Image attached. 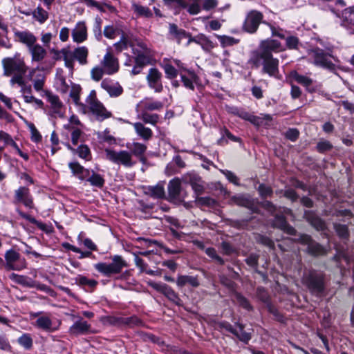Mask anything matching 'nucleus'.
<instances>
[{
	"instance_id": "1",
	"label": "nucleus",
	"mask_w": 354,
	"mask_h": 354,
	"mask_svg": "<svg viewBox=\"0 0 354 354\" xmlns=\"http://www.w3.org/2000/svg\"><path fill=\"white\" fill-rule=\"evenodd\" d=\"M284 50L281 43L278 40L273 39L262 40L258 49L252 52L249 63L257 68L262 66L263 73L279 79V61L273 57L272 53H280Z\"/></svg>"
},
{
	"instance_id": "2",
	"label": "nucleus",
	"mask_w": 354,
	"mask_h": 354,
	"mask_svg": "<svg viewBox=\"0 0 354 354\" xmlns=\"http://www.w3.org/2000/svg\"><path fill=\"white\" fill-rule=\"evenodd\" d=\"M330 51V49H328V51L326 52L318 47L310 48L308 50L309 61L315 66L333 72L336 70V66L332 59L338 62V59L333 56Z\"/></svg>"
},
{
	"instance_id": "3",
	"label": "nucleus",
	"mask_w": 354,
	"mask_h": 354,
	"mask_svg": "<svg viewBox=\"0 0 354 354\" xmlns=\"http://www.w3.org/2000/svg\"><path fill=\"white\" fill-rule=\"evenodd\" d=\"M1 63L3 75L6 77L12 76L14 73L26 74L28 71L24 58L18 53L13 57L3 58Z\"/></svg>"
},
{
	"instance_id": "4",
	"label": "nucleus",
	"mask_w": 354,
	"mask_h": 354,
	"mask_svg": "<svg viewBox=\"0 0 354 354\" xmlns=\"http://www.w3.org/2000/svg\"><path fill=\"white\" fill-rule=\"evenodd\" d=\"M64 66L68 68L71 73L74 71L75 60H77L80 65L88 64V49L86 46H79L73 50H64Z\"/></svg>"
},
{
	"instance_id": "5",
	"label": "nucleus",
	"mask_w": 354,
	"mask_h": 354,
	"mask_svg": "<svg viewBox=\"0 0 354 354\" xmlns=\"http://www.w3.org/2000/svg\"><path fill=\"white\" fill-rule=\"evenodd\" d=\"M110 263L100 262L94 265L95 269L106 277H111L119 274L124 268H127V261L120 255H114L111 257Z\"/></svg>"
},
{
	"instance_id": "6",
	"label": "nucleus",
	"mask_w": 354,
	"mask_h": 354,
	"mask_svg": "<svg viewBox=\"0 0 354 354\" xmlns=\"http://www.w3.org/2000/svg\"><path fill=\"white\" fill-rule=\"evenodd\" d=\"M86 108L95 115L97 120H104L111 117L112 114L104 106L97 98L96 92L92 90L88 96L86 97Z\"/></svg>"
},
{
	"instance_id": "7",
	"label": "nucleus",
	"mask_w": 354,
	"mask_h": 354,
	"mask_svg": "<svg viewBox=\"0 0 354 354\" xmlns=\"http://www.w3.org/2000/svg\"><path fill=\"white\" fill-rule=\"evenodd\" d=\"M302 283L315 295L321 294L324 289V278L315 270L304 274Z\"/></svg>"
},
{
	"instance_id": "8",
	"label": "nucleus",
	"mask_w": 354,
	"mask_h": 354,
	"mask_svg": "<svg viewBox=\"0 0 354 354\" xmlns=\"http://www.w3.org/2000/svg\"><path fill=\"white\" fill-rule=\"evenodd\" d=\"M104 152L106 158L115 164L122 165L126 167H131L136 163V162L133 160L131 153L128 151H115L106 149Z\"/></svg>"
},
{
	"instance_id": "9",
	"label": "nucleus",
	"mask_w": 354,
	"mask_h": 354,
	"mask_svg": "<svg viewBox=\"0 0 354 354\" xmlns=\"http://www.w3.org/2000/svg\"><path fill=\"white\" fill-rule=\"evenodd\" d=\"M5 268L7 270H21L26 268L27 263L20 254L14 250H9L5 253Z\"/></svg>"
},
{
	"instance_id": "10",
	"label": "nucleus",
	"mask_w": 354,
	"mask_h": 354,
	"mask_svg": "<svg viewBox=\"0 0 354 354\" xmlns=\"http://www.w3.org/2000/svg\"><path fill=\"white\" fill-rule=\"evenodd\" d=\"M263 19V13L256 10H250L245 17L243 24V30L250 34L256 32L259 24L264 22Z\"/></svg>"
},
{
	"instance_id": "11",
	"label": "nucleus",
	"mask_w": 354,
	"mask_h": 354,
	"mask_svg": "<svg viewBox=\"0 0 354 354\" xmlns=\"http://www.w3.org/2000/svg\"><path fill=\"white\" fill-rule=\"evenodd\" d=\"M148 284L156 290L162 293L169 300L176 305L178 306H183V301L178 295L166 283L149 281Z\"/></svg>"
},
{
	"instance_id": "12",
	"label": "nucleus",
	"mask_w": 354,
	"mask_h": 354,
	"mask_svg": "<svg viewBox=\"0 0 354 354\" xmlns=\"http://www.w3.org/2000/svg\"><path fill=\"white\" fill-rule=\"evenodd\" d=\"M13 203L15 204H23L28 209H33V198L30 194L29 188L25 186H21L16 189L15 191Z\"/></svg>"
},
{
	"instance_id": "13",
	"label": "nucleus",
	"mask_w": 354,
	"mask_h": 354,
	"mask_svg": "<svg viewBox=\"0 0 354 354\" xmlns=\"http://www.w3.org/2000/svg\"><path fill=\"white\" fill-rule=\"evenodd\" d=\"M162 76V73L157 68H151L146 77L149 87L156 93H160L163 90Z\"/></svg>"
},
{
	"instance_id": "14",
	"label": "nucleus",
	"mask_w": 354,
	"mask_h": 354,
	"mask_svg": "<svg viewBox=\"0 0 354 354\" xmlns=\"http://www.w3.org/2000/svg\"><path fill=\"white\" fill-rule=\"evenodd\" d=\"M46 96L50 104V114L53 117L62 118L64 116L63 104L59 97L49 91L46 92Z\"/></svg>"
},
{
	"instance_id": "15",
	"label": "nucleus",
	"mask_w": 354,
	"mask_h": 354,
	"mask_svg": "<svg viewBox=\"0 0 354 354\" xmlns=\"http://www.w3.org/2000/svg\"><path fill=\"white\" fill-rule=\"evenodd\" d=\"M101 64L107 75H113L119 69L118 59L114 55L107 52L101 62Z\"/></svg>"
},
{
	"instance_id": "16",
	"label": "nucleus",
	"mask_w": 354,
	"mask_h": 354,
	"mask_svg": "<svg viewBox=\"0 0 354 354\" xmlns=\"http://www.w3.org/2000/svg\"><path fill=\"white\" fill-rule=\"evenodd\" d=\"M101 86L111 97H117L123 93V88L118 82H113L107 79L101 82Z\"/></svg>"
},
{
	"instance_id": "17",
	"label": "nucleus",
	"mask_w": 354,
	"mask_h": 354,
	"mask_svg": "<svg viewBox=\"0 0 354 354\" xmlns=\"http://www.w3.org/2000/svg\"><path fill=\"white\" fill-rule=\"evenodd\" d=\"M15 39L24 44H25L28 49L31 48L34 44L37 43V37L29 31H15Z\"/></svg>"
},
{
	"instance_id": "18",
	"label": "nucleus",
	"mask_w": 354,
	"mask_h": 354,
	"mask_svg": "<svg viewBox=\"0 0 354 354\" xmlns=\"http://www.w3.org/2000/svg\"><path fill=\"white\" fill-rule=\"evenodd\" d=\"M272 225L274 227L279 228L284 232L290 235H295L296 233L295 229L288 224L286 218L281 215H276L272 221Z\"/></svg>"
},
{
	"instance_id": "19",
	"label": "nucleus",
	"mask_w": 354,
	"mask_h": 354,
	"mask_svg": "<svg viewBox=\"0 0 354 354\" xmlns=\"http://www.w3.org/2000/svg\"><path fill=\"white\" fill-rule=\"evenodd\" d=\"M72 37L75 42L82 43L87 39V28L84 21L78 22L72 31Z\"/></svg>"
},
{
	"instance_id": "20",
	"label": "nucleus",
	"mask_w": 354,
	"mask_h": 354,
	"mask_svg": "<svg viewBox=\"0 0 354 354\" xmlns=\"http://www.w3.org/2000/svg\"><path fill=\"white\" fill-rule=\"evenodd\" d=\"M90 329L91 325L82 319H80L69 328V333L77 336L88 333Z\"/></svg>"
},
{
	"instance_id": "21",
	"label": "nucleus",
	"mask_w": 354,
	"mask_h": 354,
	"mask_svg": "<svg viewBox=\"0 0 354 354\" xmlns=\"http://www.w3.org/2000/svg\"><path fill=\"white\" fill-rule=\"evenodd\" d=\"M163 104L159 101L146 99L140 102L136 106L137 111H151L162 109Z\"/></svg>"
},
{
	"instance_id": "22",
	"label": "nucleus",
	"mask_w": 354,
	"mask_h": 354,
	"mask_svg": "<svg viewBox=\"0 0 354 354\" xmlns=\"http://www.w3.org/2000/svg\"><path fill=\"white\" fill-rule=\"evenodd\" d=\"M290 76L299 84L306 87V90L310 93L315 91V88L313 86V80L305 75L299 74L294 71L290 73Z\"/></svg>"
},
{
	"instance_id": "23",
	"label": "nucleus",
	"mask_w": 354,
	"mask_h": 354,
	"mask_svg": "<svg viewBox=\"0 0 354 354\" xmlns=\"http://www.w3.org/2000/svg\"><path fill=\"white\" fill-rule=\"evenodd\" d=\"M302 241L308 245V251L313 255H322L324 254L325 251L323 247L313 241L310 236L304 235L302 236Z\"/></svg>"
},
{
	"instance_id": "24",
	"label": "nucleus",
	"mask_w": 354,
	"mask_h": 354,
	"mask_svg": "<svg viewBox=\"0 0 354 354\" xmlns=\"http://www.w3.org/2000/svg\"><path fill=\"white\" fill-rule=\"evenodd\" d=\"M304 217L317 230H324L326 225L324 221L319 217L317 216L311 211H306Z\"/></svg>"
},
{
	"instance_id": "25",
	"label": "nucleus",
	"mask_w": 354,
	"mask_h": 354,
	"mask_svg": "<svg viewBox=\"0 0 354 354\" xmlns=\"http://www.w3.org/2000/svg\"><path fill=\"white\" fill-rule=\"evenodd\" d=\"M32 62H40L46 56L47 52L41 45L35 44L29 49Z\"/></svg>"
},
{
	"instance_id": "26",
	"label": "nucleus",
	"mask_w": 354,
	"mask_h": 354,
	"mask_svg": "<svg viewBox=\"0 0 354 354\" xmlns=\"http://www.w3.org/2000/svg\"><path fill=\"white\" fill-rule=\"evenodd\" d=\"M127 147L130 149V153L132 156H135L138 158L141 162L145 161L144 156L145 153L147 151V146L140 142H133L131 145H127Z\"/></svg>"
},
{
	"instance_id": "27",
	"label": "nucleus",
	"mask_w": 354,
	"mask_h": 354,
	"mask_svg": "<svg viewBox=\"0 0 354 354\" xmlns=\"http://www.w3.org/2000/svg\"><path fill=\"white\" fill-rule=\"evenodd\" d=\"M68 167L73 174L81 180H84L89 176V171L80 165L77 162H70Z\"/></svg>"
},
{
	"instance_id": "28",
	"label": "nucleus",
	"mask_w": 354,
	"mask_h": 354,
	"mask_svg": "<svg viewBox=\"0 0 354 354\" xmlns=\"http://www.w3.org/2000/svg\"><path fill=\"white\" fill-rule=\"evenodd\" d=\"M35 326L39 329L47 332H53L56 330L53 327V322L50 317L48 315L39 317L35 321Z\"/></svg>"
},
{
	"instance_id": "29",
	"label": "nucleus",
	"mask_w": 354,
	"mask_h": 354,
	"mask_svg": "<svg viewBox=\"0 0 354 354\" xmlns=\"http://www.w3.org/2000/svg\"><path fill=\"white\" fill-rule=\"evenodd\" d=\"M176 284L179 288L189 285L193 288L199 286L200 283L197 277L190 275H179L176 279Z\"/></svg>"
},
{
	"instance_id": "30",
	"label": "nucleus",
	"mask_w": 354,
	"mask_h": 354,
	"mask_svg": "<svg viewBox=\"0 0 354 354\" xmlns=\"http://www.w3.org/2000/svg\"><path fill=\"white\" fill-rule=\"evenodd\" d=\"M133 127L137 135L144 140H149L152 138L153 132L151 129L146 127L143 123L135 122L133 124Z\"/></svg>"
},
{
	"instance_id": "31",
	"label": "nucleus",
	"mask_w": 354,
	"mask_h": 354,
	"mask_svg": "<svg viewBox=\"0 0 354 354\" xmlns=\"http://www.w3.org/2000/svg\"><path fill=\"white\" fill-rule=\"evenodd\" d=\"M82 88L78 84H73L71 86L70 96L73 99L75 104L80 106L84 113H86V106L80 102V93Z\"/></svg>"
},
{
	"instance_id": "32",
	"label": "nucleus",
	"mask_w": 354,
	"mask_h": 354,
	"mask_svg": "<svg viewBox=\"0 0 354 354\" xmlns=\"http://www.w3.org/2000/svg\"><path fill=\"white\" fill-rule=\"evenodd\" d=\"M181 191V182L179 178H174L168 184L169 196L172 199L178 198Z\"/></svg>"
},
{
	"instance_id": "33",
	"label": "nucleus",
	"mask_w": 354,
	"mask_h": 354,
	"mask_svg": "<svg viewBox=\"0 0 354 354\" xmlns=\"http://www.w3.org/2000/svg\"><path fill=\"white\" fill-rule=\"evenodd\" d=\"M114 46L118 52H121L123 50L127 49L128 46H131L133 48L134 42L132 40L131 36L123 33L120 38V40L118 42L115 43L114 44Z\"/></svg>"
},
{
	"instance_id": "34",
	"label": "nucleus",
	"mask_w": 354,
	"mask_h": 354,
	"mask_svg": "<svg viewBox=\"0 0 354 354\" xmlns=\"http://www.w3.org/2000/svg\"><path fill=\"white\" fill-rule=\"evenodd\" d=\"M194 43L200 45L205 50L209 51L214 48V43L204 34H198L194 37Z\"/></svg>"
},
{
	"instance_id": "35",
	"label": "nucleus",
	"mask_w": 354,
	"mask_h": 354,
	"mask_svg": "<svg viewBox=\"0 0 354 354\" xmlns=\"http://www.w3.org/2000/svg\"><path fill=\"white\" fill-rule=\"evenodd\" d=\"M10 279L24 286L29 288H33L35 286V281L26 276L12 273L10 275Z\"/></svg>"
},
{
	"instance_id": "36",
	"label": "nucleus",
	"mask_w": 354,
	"mask_h": 354,
	"mask_svg": "<svg viewBox=\"0 0 354 354\" xmlns=\"http://www.w3.org/2000/svg\"><path fill=\"white\" fill-rule=\"evenodd\" d=\"M145 192L154 198H161L165 196L164 187L160 185L149 186L145 188Z\"/></svg>"
},
{
	"instance_id": "37",
	"label": "nucleus",
	"mask_w": 354,
	"mask_h": 354,
	"mask_svg": "<svg viewBox=\"0 0 354 354\" xmlns=\"http://www.w3.org/2000/svg\"><path fill=\"white\" fill-rule=\"evenodd\" d=\"M139 113L138 117L147 124H151L155 126L158 120L159 116L157 114H149L147 111H137Z\"/></svg>"
},
{
	"instance_id": "38",
	"label": "nucleus",
	"mask_w": 354,
	"mask_h": 354,
	"mask_svg": "<svg viewBox=\"0 0 354 354\" xmlns=\"http://www.w3.org/2000/svg\"><path fill=\"white\" fill-rule=\"evenodd\" d=\"M169 32L174 37L178 43L182 39L189 37V34L187 33L185 30L179 29L174 24L169 25Z\"/></svg>"
},
{
	"instance_id": "39",
	"label": "nucleus",
	"mask_w": 354,
	"mask_h": 354,
	"mask_svg": "<svg viewBox=\"0 0 354 354\" xmlns=\"http://www.w3.org/2000/svg\"><path fill=\"white\" fill-rule=\"evenodd\" d=\"M239 117L257 126H259L262 123L260 118L253 115L243 109H241Z\"/></svg>"
},
{
	"instance_id": "40",
	"label": "nucleus",
	"mask_w": 354,
	"mask_h": 354,
	"mask_svg": "<svg viewBox=\"0 0 354 354\" xmlns=\"http://www.w3.org/2000/svg\"><path fill=\"white\" fill-rule=\"evenodd\" d=\"M66 147L73 152L77 153L82 158L88 159L90 156V149L86 145H80L77 149L73 148L69 144H66Z\"/></svg>"
},
{
	"instance_id": "41",
	"label": "nucleus",
	"mask_w": 354,
	"mask_h": 354,
	"mask_svg": "<svg viewBox=\"0 0 354 354\" xmlns=\"http://www.w3.org/2000/svg\"><path fill=\"white\" fill-rule=\"evenodd\" d=\"M181 80L183 83V85L191 90L194 89V85L193 82L196 80V75L194 72H189L188 76L185 75H180Z\"/></svg>"
},
{
	"instance_id": "42",
	"label": "nucleus",
	"mask_w": 354,
	"mask_h": 354,
	"mask_svg": "<svg viewBox=\"0 0 354 354\" xmlns=\"http://www.w3.org/2000/svg\"><path fill=\"white\" fill-rule=\"evenodd\" d=\"M239 328L236 329V333L234 335L239 338V339L245 344H247L251 339V335L244 330V326L241 324H237Z\"/></svg>"
},
{
	"instance_id": "43",
	"label": "nucleus",
	"mask_w": 354,
	"mask_h": 354,
	"mask_svg": "<svg viewBox=\"0 0 354 354\" xmlns=\"http://www.w3.org/2000/svg\"><path fill=\"white\" fill-rule=\"evenodd\" d=\"M216 37L223 47L231 46L237 44L239 42V39L231 36L216 35Z\"/></svg>"
},
{
	"instance_id": "44",
	"label": "nucleus",
	"mask_w": 354,
	"mask_h": 354,
	"mask_svg": "<svg viewBox=\"0 0 354 354\" xmlns=\"http://www.w3.org/2000/svg\"><path fill=\"white\" fill-rule=\"evenodd\" d=\"M231 201L239 206L248 208H250L252 205V201L243 195L234 196L232 197Z\"/></svg>"
},
{
	"instance_id": "45",
	"label": "nucleus",
	"mask_w": 354,
	"mask_h": 354,
	"mask_svg": "<svg viewBox=\"0 0 354 354\" xmlns=\"http://www.w3.org/2000/svg\"><path fill=\"white\" fill-rule=\"evenodd\" d=\"M65 128L71 131V141L73 145H77L82 134L80 129L71 127L70 124L65 125Z\"/></svg>"
},
{
	"instance_id": "46",
	"label": "nucleus",
	"mask_w": 354,
	"mask_h": 354,
	"mask_svg": "<svg viewBox=\"0 0 354 354\" xmlns=\"http://www.w3.org/2000/svg\"><path fill=\"white\" fill-rule=\"evenodd\" d=\"M33 17L41 24L45 22L48 18L47 11L41 7H37L33 12Z\"/></svg>"
},
{
	"instance_id": "47",
	"label": "nucleus",
	"mask_w": 354,
	"mask_h": 354,
	"mask_svg": "<svg viewBox=\"0 0 354 354\" xmlns=\"http://www.w3.org/2000/svg\"><path fill=\"white\" fill-rule=\"evenodd\" d=\"M333 147V145L329 141L322 139L317 142L316 149L318 152L323 153L330 151Z\"/></svg>"
},
{
	"instance_id": "48",
	"label": "nucleus",
	"mask_w": 354,
	"mask_h": 354,
	"mask_svg": "<svg viewBox=\"0 0 354 354\" xmlns=\"http://www.w3.org/2000/svg\"><path fill=\"white\" fill-rule=\"evenodd\" d=\"M344 21L354 26V6L346 8L342 13Z\"/></svg>"
},
{
	"instance_id": "49",
	"label": "nucleus",
	"mask_w": 354,
	"mask_h": 354,
	"mask_svg": "<svg viewBox=\"0 0 354 354\" xmlns=\"http://www.w3.org/2000/svg\"><path fill=\"white\" fill-rule=\"evenodd\" d=\"M77 283L81 286H88V287L93 288L97 284V281L94 279H89L84 276H79L75 279Z\"/></svg>"
},
{
	"instance_id": "50",
	"label": "nucleus",
	"mask_w": 354,
	"mask_h": 354,
	"mask_svg": "<svg viewBox=\"0 0 354 354\" xmlns=\"http://www.w3.org/2000/svg\"><path fill=\"white\" fill-rule=\"evenodd\" d=\"M90 7H95L100 12H104L106 11L105 8H107L111 12H114L115 11V8L106 3H99L93 0V3H91L89 5Z\"/></svg>"
},
{
	"instance_id": "51",
	"label": "nucleus",
	"mask_w": 354,
	"mask_h": 354,
	"mask_svg": "<svg viewBox=\"0 0 354 354\" xmlns=\"http://www.w3.org/2000/svg\"><path fill=\"white\" fill-rule=\"evenodd\" d=\"M334 228L338 236L342 239H348L349 236L348 229L346 225L337 224L334 225Z\"/></svg>"
},
{
	"instance_id": "52",
	"label": "nucleus",
	"mask_w": 354,
	"mask_h": 354,
	"mask_svg": "<svg viewBox=\"0 0 354 354\" xmlns=\"http://www.w3.org/2000/svg\"><path fill=\"white\" fill-rule=\"evenodd\" d=\"M86 179L92 185L98 187H102L104 183V178L100 174L95 173H93L91 176Z\"/></svg>"
},
{
	"instance_id": "53",
	"label": "nucleus",
	"mask_w": 354,
	"mask_h": 354,
	"mask_svg": "<svg viewBox=\"0 0 354 354\" xmlns=\"http://www.w3.org/2000/svg\"><path fill=\"white\" fill-rule=\"evenodd\" d=\"M18 343L26 349H30L32 346V339L29 334H24L18 339Z\"/></svg>"
},
{
	"instance_id": "54",
	"label": "nucleus",
	"mask_w": 354,
	"mask_h": 354,
	"mask_svg": "<svg viewBox=\"0 0 354 354\" xmlns=\"http://www.w3.org/2000/svg\"><path fill=\"white\" fill-rule=\"evenodd\" d=\"M133 50H135L134 48H133ZM133 53L136 54V56L134 58L135 64L144 67L149 63V58L144 55V53L138 52L136 53L135 51H133Z\"/></svg>"
},
{
	"instance_id": "55",
	"label": "nucleus",
	"mask_w": 354,
	"mask_h": 354,
	"mask_svg": "<svg viewBox=\"0 0 354 354\" xmlns=\"http://www.w3.org/2000/svg\"><path fill=\"white\" fill-rule=\"evenodd\" d=\"M104 74H106L104 72V69L101 66H95L92 68L91 71V78L95 81H100Z\"/></svg>"
},
{
	"instance_id": "56",
	"label": "nucleus",
	"mask_w": 354,
	"mask_h": 354,
	"mask_svg": "<svg viewBox=\"0 0 354 354\" xmlns=\"http://www.w3.org/2000/svg\"><path fill=\"white\" fill-rule=\"evenodd\" d=\"M235 298L237 303L243 308L248 310H251L252 309V307L249 303L248 300L241 294L236 293L235 295Z\"/></svg>"
},
{
	"instance_id": "57",
	"label": "nucleus",
	"mask_w": 354,
	"mask_h": 354,
	"mask_svg": "<svg viewBox=\"0 0 354 354\" xmlns=\"http://www.w3.org/2000/svg\"><path fill=\"white\" fill-rule=\"evenodd\" d=\"M286 45L288 49H297L299 44V40L297 37L290 36L285 37Z\"/></svg>"
},
{
	"instance_id": "58",
	"label": "nucleus",
	"mask_w": 354,
	"mask_h": 354,
	"mask_svg": "<svg viewBox=\"0 0 354 354\" xmlns=\"http://www.w3.org/2000/svg\"><path fill=\"white\" fill-rule=\"evenodd\" d=\"M205 252L207 256H209L212 259L216 260L219 264H221V265L224 264V263H225L224 260L217 254L216 251L214 248H206Z\"/></svg>"
},
{
	"instance_id": "59",
	"label": "nucleus",
	"mask_w": 354,
	"mask_h": 354,
	"mask_svg": "<svg viewBox=\"0 0 354 354\" xmlns=\"http://www.w3.org/2000/svg\"><path fill=\"white\" fill-rule=\"evenodd\" d=\"M163 68L167 75V77L169 79H173L176 77L178 75L177 70L170 64H166L163 66Z\"/></svg>"
},
{
	"instance_id": "60",
	"label": "nucleus",
	"mask_w": 354,
	"mask_h": 354,
	"mask_svg": "<svg viewBox=\"0 0 354 354\" xmlns=\"http://www.w3.org/2000/svg\"><path fill=\"white\" fill-rule=\"evenodd\" d=\"M25 74H21V73H14L12 75V78L10 80V83L11 85H15V84H18L20 86H24V76Z\"/></svg>"
},
{
	"instance_id": "61",
	"label": "nucleus",
	"mask_w": 354,
	"mask_h": 354,
	"mask_svg": "<svg viewBox=\"0 0 354 354\" xmlns=\"http://www.w3.org/2000/svg\"><path fill=\"white\" fill-rule=\"evenodd\" d=\"M263 24H264L270 27L271 32H272V36L278 37L280 39H285V35L283 33V29H281L280 28H277L268 22H263Z\"/></svg>"
},
{
	"instance_id": "62",
	"label": "nucleus",
	"mask_w": 354,
	"mask_h": 354,
	"mask_svg": "<svg viewBox=\"0 0 354 354\" xmlns=\"http://www.w3.org/2000/svg\"><path fill=\"white\" fill-rule=\"evenodd\" d=\"M45 83V76L43 75H38L35 80L33 81L34 88L37 91H40L43 89Z\"/></svg>"
},
{
	"instance_id": "63",
	"label": "nucleus",
	"mask_w": 354,
	"mask_h": 354,
	"mask_svg": "<svg viewBox=\"0 0 354 354\" xmlns=\"http://www.w3.org/2000/svg\"><path fill=\"white\" fill-rule=\"evenodd\" d=\"M102 19L100 17H96L95 20V24L93 27V32L95 34V37L100 40L102 37Z\"/></svg>"
},
{
	"instance_id": "64",
	"label": "nucleus",
	"mask_w": 354,
	"mask_h": 354,
	"mask_svg": "<svg viewBox=\"0 0 354 354\" xmlns=\"http://www.w3.org/2000/svg\"><path fill=\"white\" fill-rule=\"evenodd\" d=\"M258 191L260 195L263 198L271 196V195L272 194V189H271V187L269 186H266L263 184H261L259 186Z\"/></svg>"
}]
</instances>
